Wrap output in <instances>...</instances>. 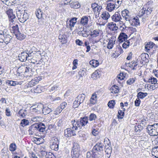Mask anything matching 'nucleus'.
<instances>
[{
  "label": "nucleus",
  "instance_id": "nucleus-21",
  "mask_svg": "<svg viewBox=\"0 0 158 158\" xmlns=\"http://www.w3.org/2000/svg\"><path fill=\"white\" fill-rule=\"evenodd\" d=\"M85 95L82 94L79 95L76 98V99L79 102L80 104L82 103L84 101L85 98Z\"/></svg>",
  "mask_w": 158,
  "mask_h": 158
},
{
  "label": "nucleus",
  "instance_id": "nucleus-1",
  "mask_svg": "<svg viewBox=\"0 0 158 158\" xmlns=\"http://www.w3.org/2000/svg\"><path fill=\"white\" fill-rule=\"evenodd\" d=\"M45 128L46 127L44 123H37L30 126L28 131L29 134L33 135L35 134L38 131L39 132H43Z\"/></svg>",
  "mask_w": 158,
  "mask_h": 158
},
{
  "label": "nucleus",
  "instance_id": "nucleus-24",
  "mask_svg": "<svg viewBox=\"0 0 158 158\" xmlns=\"http://www.w3.org/2000/svg\"><path fill=\"white\" fill-rule=\"evenodd\" d=\"M77 17H73L69 20V26L70 27H73L77 22Z\"/></svg>",
  "mask_w": 158,
  "mask_h": 158
},
{
  "label": "nucleus",
  "instance_id": "nucleus-39",
  "mask_svg": "<svg viewBox=\"0 0 158 158\" xmlns=\"http://www.w3.org/2000/svg\"><path fill=\"white\" fill-rule=\"evenodd\" d=\"M78 133L79 137L82 138L83 140L85 141L87 139V137L84 131H80L78 132Z\"/></svg>",
  "mask_w": 158,
  "mask_h": 158
},
{
  "label": "nucleus",
  "instance_id": "nucleus-49",
  "mask_svg": "<svg viewBox=\"0 0 158 158\" xmlns=\"http://www.w3.org/2000/svg\"><path fill=\"white\" fill-rule=\"evenodd\" d=\"M29 121L25 119H22L20 123V124L23 127H24L28 125L29 124Z\"/></svg>",
  "mask_w": 158,
  "mask_h": 158
},
{
  "label": "nucleus",
  "instance_id": "nucleus-29",
  "mask_svg": "<svg viewBox=\"0 0 158 158\" xmlns=\"http://www.w3.org/2000/svg\"><path fill=\"white\" fill-rule=\"evenodd\" d=\"M38 83V81L37 79H35V78L32 79L27 84L28 87H32Z\"/></svg>",
  "mask_w": 158,
  "mask_h": 158
},
{
  "label": "nucleus",
  "instance_id": "nucleus-43",
  "mask_svg": "<svg viewBox=\"0 0 158 158\" xmlns=\"http://www.w3.org/2000/svg\"><path fill=\"white\" fill-rule=\"evenodd\" d=\"M43 87L40 85H38L36 88L34 89V92L36 93H41L43 90Z\"/></svg>",
  "mask_w": 158,
  "mask_h": 158
},
{
  "label": "nucleus",
  "instance_id": "nucleus-11",
  "mask_svg": "<svg viewBox=\"0 0 158 158\" xmlns=\"http://www.w3.org/2000/svg\"><path fill=\"white\" fill-rule=\"evenodd\" d=\"M18 57L19 60L21 62L25 61L27 59L28 60L30 59L27 56V54L24 51L19 54Z\"/></svg>",
  "mask_w": 158,
  "mask_h": 158
},
{
  "label": "nucleus",
  "instance_id": "nucleus-18",
  "mask_svg": "<svg viewBox=\"0 0 158 158\" xmlns=\"http://www.w3.org/2000/svg\"><path fill=\"white\" fill-rule=\"evenodd\" d=\"M88 117L85 116L83 118H81L79 120L80 124L82 126H85L88 123Z\"/></svg>",
  "mask_w": 158,
  "mask_h": 158
},
{
  "label": "nucleus",
  "instance_id": "nucleus-28",
  "mask_svg": "<svg viewBox=\"0 0 158 158\" xmlns=\"http://www.w3.org/2000/svg\"><path fill=\"white\" fill-rule=\"evenodd\" d=\"M151 154L155 157L158 158V146L152 148Z\"/></svg>",
  "mask_w": 158,
  "mask_h": 158
},
{
  "label": "nucleus",
  "instance_id": "nucleus-42",
  "mask_svg": "<svg viewBox=\"0 0 158 158\" xmlns=\"http://www.w3.org/2000/svg\"><path fill=\"white\" fill-rule=\"evenodd\" d=\"M92 38H93L98 36L99 32L97 30H94L93 32H91V34H89Z\"/></svg>",
  "mask_w": 158,
  "mask_h": 158
},
{
  "label": "nucleus",
  "instance_id": "nucleus-26",
  "mask_svg": "<svg viewBox=\"0 0 158 158\" xmlns=\"http://www.w3.org/2000/svg\"><path fill=\"white\" fill-rule=\"evenodd\" d=\"M144 128L143 126H141L140 124H138L135 127V130L138 134Z\"/></svg>",
  "mask_w": 158,
  "mask_h": 158
},
{
  "label": "nucleus",
  "instance_id": "nucleus-15",
  "mask_svg": "<svg viewBox=\"0 0 158 158\" xmlns=\"http://www.w3.org/2000/svg\"><path fill=\"white\" fill-rule=\"evenodd\" d=\"M155 44L152 42H150L148 43L145 46V50L147 52H148L150 50H153V47H155Z\"/></svg>",
  "mask_w": 158,
  "mask_h": 158
},
{
  "label": "nucleus",
  "instance_id": "nucleus-47",
  "mask_svg": "<svg viewBox=\"0 0 158 158\" xmlns=\"http://www.w3.org/2000/svg\"><path fill=\"white\" fill-rule=\"evenodd\" d=\"M115 104V101L114 100H111L108 103V106L110 108L113 109L114 107Z\"/></svg>",
  "mask_w": 158,
  "mask_h": 158
},
{
  "label": "nucleus",
  "instance_id": "nucleus-34",
  "mask_svg": "<svg viewBox=\"0 0 158 158\" xmlns=\"http://www.w3.org/2000/svg\"><path fill=\"white\" fill-rule=\"evenodd\" d=\"M12 29L11 31V32L14 34L15 35L20 31L19 30L18 25L17 24L12 26Z\"/></svg>",
  "mask_w": 158,
  "mask_h": 158
},
{
  "label": "nucleus",
  "instance_id": "nucleus-31",
  "mask_svg": "<svg viewBox=\"0 0 158 158\" xmlns=\"http://www.w3.org/2000/svg\"><path fill=\"white\" fill-rule=\"evenodd\" d=\"M9 152L8 151L3 149L1 151V153L2 158H9Z\"/></svg>",
  "mask_w": 158,
  "mask_h": 158
},
{
  "label": "nucleus",
  "instance_id": "nucleus-62",
  "mask_svg": "<svg viewBox=\"0 0 158 158\" xmlns=\"http://www.w3.org/2000/svg\"><path fill=\"white\" fill-rule=\"evenodd\" d=\"M81 104L79 103V102H78V101L76 99L75 101H74L73 103V107L74 108H77Z\"/></svg>",
  "mask_w": 158,
  "mask_h": 158
},
{
  "label": "nucleus",
  "instance_id": "nucleus-60",
  "mask_svg": "<svg viewBox=\"0 0 158 158\" xmlns=\"http://www.w3.org/2000/svg\"><path fill=\"white\" fill-rule=\"evenodd\" d=\"M59 86L58 85H56L52 87L50 89H49V91L50 92L53 91H56L59 88Z\"/></svg>",
  "mask_w": 158,
  "mask_h": 158
},
{
  "label": "nucleus",
  "instance_id": "nucleus-8",
  "mask_svg": "<svg viewBox=\"0 0 158 158\" xmlns=\"http://www.w3.org/2000/svg\"><path fill=\"white\" fill-rule=\"evenodd\" d=\"M12 38V37L9 34V33H8L4 36L2 39H0V42L4 43L6 44H7L10 42Z\"/></svg>",
  "mask_w": 158,
  "mask_h": 158
},
{
  "label": "nucleus",
  "instance_id": "nucleus-57",
  "mask_svg": "<svg viewBox=\"0 0 158 158\" xmlns=\"http://www.w3.org/2000/svg\"><path fill=\"white\" fill-rule=\"evenodd\" d=\"M130 41L129 40L125 41V42L122 44V47L124 48H128L130 45Z\"/></svg>",
  "mask_w": 158,
  "mask_h": 158
},
{
  "label": "nucleus",
  "instance_id": "nucleus-40",
  "mask_svg": "<svg viewBox=\"0 0 158 158\" xmlns=\"http://www.w3.org/2000/svg\"><path fill=\"white\" fill-rule=\"evenodd\" d=\"M70 6L72 8L77 9L80 7V5L77 2H72L70 4Z\"/></svg>",
  "mask_w": 158,
  "mask_h": 158
},
{
  "label": "nucleus",
  "instance_id": "nucleus-3",
  "mask_svg": "<svg viewBox=\"0 0 158 158\" xmlns=\"http://www.w3.org/2000/svg\"><path fill=\"white\" fill-rule=\"evenodd\" d=\"M16 14L18 19L21 23H24L29 18L28 15L25 10H18Z\"/></svg>",
  "mask_w": 158,
  "mask_h": 158
},
{
  "label": "nucleus",
  "instance_id": "nucleus-38",
  "mask_svg": "<svg viewBox=\"0 0 158 158\" xmlns=\"http://www.w3.org/2000/svg\"><path fill=\"white\" fill-rule=\"evenodd\" d=\"M148 94L147 93L139 92L138 93L137 97L139 99H142L146 97Z\"/></svg>",
  "mask_w": 158,
  "mask_h": 158
},
{
  "label": "nucleus",
  "instance_id": "nucleus-32",
  "mask_svg": "<svg viewBox=\"0 0 158 158\" xmlns=\"http://www.w3.org/2000/svg\"><path fill=\"white\" fill-rule=\"evenodd\" d=\"M67 37L65 35H60L59 36V39L61 40V42L62 44H65L67 42Z\"/></svg>",
  "mask_w": 158,
  "mask_h": 158
},
{
  "label": "nucleus",
  "instance_id": "nucleus-25",
  "mask_svg": "<svg viewBox=\"0 0 158 158\" xmlns=\"http://www.w3.org/2000/svg\"><path fill=\"white\" fill-rule=\"evenodd\" d=\"M123 51L121 47L119 45H118L116 48L115 53L116 54V57H118L120 54L123 52Z\"/></svg>",
  "mask_w": 158,
  "mask_h": 158
},
{
  "label": "nucleus",
  "instance_id": "nucleus-41",
  "mask_svg": "<svg viewBox=\"0 0 158 158\" xmlns=\"http://www.w3.org/2000/svg\"><path fill=\"white\" fill-rule=\"evenodd\" d=\"M89 64L94 67H97L99 65V62L97 60H93L89 61Z\"/></svg>",
  "mask_w": 158,
  "mask_h": 158
},
{
  "label": "nucleus",
  "instance_id": "nucleus-51",
  "mask_svg": "<svg viewBox=\"0 0 158 158\" xmlns=\"http://www.w3.org/2000/svg\"><path fill=\"white\" fill-rule=\"evenodd\" d=\"M124 115V112L122 110H119L118 111V118L122 119L123 118Z\"/></svg>",
  "mask_w": 158,
  "mask_h": 158
},
{
  "label": "nucleus",
  "instance_id": "nucleus-13",
  "mask_svg": "<svg viewBox=\"0 0 158 158\" xmlns=\"http://www.w3.org/2000/svg\"><path fill=\"white\" fill-rule=\"evenodd\" d=\"M112 20L114 22H118L122 20L120 14L118 12H116L111 17Z\"/></svg>",
  "mask_w": 158,
  "mask_h": 158
},
{
  "label": "nucleus",
  "instance_id": "nucleus-36",
  "mask_svg": "<svg viewBox=\"0 0 158 158\" xmlns=\"http://www.w3.org/2000/svg\"><path fill=\"white\" fill-rule=\"evenodd\" d=\"M97 96L96 94H93L89 100L90 103L93 104H95L97 102Z\"/></svg>",
  "mask_w": 158,
  "mask_h": 158
},
{
  "label": "nucleus",
  "instance_id": "nucleus-17",
  "mask_svg": "<svg viewBox=\"0 0 158 158\" xmlns=\"http://www.w3.org/2000/svg\"><path fill=\"white\" fill-rule=\"evenodd\" d=\"M35 48L33 47L31 49L28 48V49H26L25 50L24 52L27 54V56L30 58V59H32V56L33 54H34L35 51H33V49H35Z\"/></svg>",
  "mask_w": 158,
  "mask_h": 158
},
{
  "label": "nucleus",
  "instance_id": "nucleus-35",
  "mask_svg": "<svg viewBox=\"0 0 158 158\" xmlns=\"http://www.w3.org/2000/svg\"><path fill=\"white\" fill-rule=\"evenodd\" d=\"M8 33H9V32L7 29L0 30V39H2L4 36Z\"/></svg>",
  "mask_w": 158,
  "mask_h": 158
},
{
  "label": "nucleus",
  "instance_id": "nucleus-30",
  "mask_svg": "<svg viewBox=\"0 0 158 158\" xmlns=\"http://www.w3.org/2000/svg\"><path fill=\"white\" fill-rule=\"evenodd\" d=\"M141 58V59L145 63H147L148 62L149 60L148 58V55L146 53H142L140 56H139Z\"/></svg>",
  "mask_w": 158,
  "mask_h": 158
},
{
  "label": "nucleus",
  "instance_id": "nucleus-59",
  "mask_svg": "<svg viewBox=\"0 0 158 158\" xmlns=\"http://www.w3.org/2000/svg\"><path fill=\"white\" fill-rule=\"evenodd\" d=\"M22 67V66L18 68L16 74L17 75H18V76H19L21 73H23L24 74H25V70L22 69L21 68Z\"/></svg>",
  "mask_w": 158,
  "mask_h": 158
},
{
  "label": "nucleus",
  "instance_id": "nucleus-33",
  "mask_svg": "<svg viewBox=\"0 0 158 158\" xmlns=\"http://www.w3.org/2000/svg\"><path fill=\"white\" fill-rule=\"evenodd\" d=\"M101 15L102 18L103 19L105 20H107L110 16L109 12L106 11L103 12Z\"/></svg>",
  "mask_w": 158,
  "mask_h": 158
},
{
  "label": "nucleus",
  "instance_id": "nucleus-22",
  "mask_svg": "<svg viewBox=\"0 0 158 158\" xmlns=\"http://www.w3.org/2000/svg\"><path fill=\"white\" fill-rule=\"evenodd\" d=\"M19 117L22 118H25L27 115V110L25 109H21L18 112Z\"/></svg>",
  "mask_w": 158,
  "mask_h": 158
},
{
  "label": "nucleus",
  "instance_id": "nucleus-58",
  "mask_svg": "<svg viewBox=\"0 0 158 158\" xmlns=\"http://www.w3.org/2000/svg\"><path fill=\"white\" fill-rule=\"evenodd\" d=\"M135 78H130L127 81L126 83L127 85H131L135 82Z\"/></svg>",
  "mask_w": 158,
  "mask_h": 158
},
{
  "label": "nucleus",
  "instance_id": "nucleus-7",
  "mask_svg": "<svg viewBox=\"0 0 158 158\" xmlns=\"http://www.w3.org/2000/svg\"><path fill=\"white\" fill-rule=\"evenodd\" d=\"M64 136L66 137H70L76 135L75 131L72 130L70 128H67L64 130Z\"/></svg>",
  "mask_w": 158,
  "mask_h": 158
},
{
  "label": "nucleus",
  "instance_id": "nucleus-2",
  "mask_svg": "<svg viewBox=\"0 0 158 158\" xmlns=\"http://www.w3.org/2000/svg\"><path fill=\"white\" fill-rule=\"evenodd\" d=\"M104 145L101 143H97L93 147L92 151L89 152L92 156H97V154H99L103 151Z\"/></svg>",
  "mask_w": 158,
  "mask_h": 158
},
{
  "label": "nucleus",
  "instance_id": "nucleus-45",
  "mask_svg": "<svg viewBox=\"0 0 158 158\" xmlns=\"http://www.w3.org/2000/svg\"><path fill=\"white\" fill-rule=\"evenodd\" d=\"M36 107L37 110L38 111V114H40L42 112L43 113V105L42 104H39Z\"/></svg>",
  "mask_w": 158,
  "mask_h": 158
},
{
  "label": "nucleus",
  "instance_id": "nucleus-46",
  "mask_svg": "<svg viewBox=\"0 0 158 158\" xmlns=\"http://www.w3.org/2000/svg\"><path fill=\"white\" fill-rule=\"evenodd\" d=\"M43 12L39 9L36 11L35 14L37 17L39 19H41L42 17Z\"/></svg>",
  "mask_w": 158,
  "mask_h": 158
},
{
  "label": "nucleus",
  "instance_id": "nucleus-23",
  "mask_svg": "<svg viewBox=\"0 0 158 158\" xmlns=\"http://www.w3.org/2000/svg\"><path fill=\"white\" fill-rule=\"evenodd\" d=\"M131 25H135V26H139L140 25V22L139 19L138 17H136L132 19L131 21Z\"/></svg>",
  "mask_w": 158,
  "mask_h": 158
},
{
  "label": "nucleus",
  "instance_id": "nucleus-5",
  "mask_svg": "<svg viewBox=\"0 0 158 158\" xmlns=\"http://www.w3.org/2000/svg\"><path fill=\"white\" fill-rule=\"evenodd\" d=\"M154 124L152 125H148L146 128L147 131L151 136H155L158 135V132L155 128Z\"/></svg>",
  "mask_w": 158,
  "mask_h": 158
},
{
  "label": "nucleus",
  "instance_id": "nucleus-52",
  "mask_svg": "<svg viewBox=\"0 0 158 158\" xmlns=\"http://www.w3.org/2000/svg\"><path fill=\"white\" fill-rule=\"evenodd\" d=\"M16 145L15 143H12L10 144L9 149L12 152L15 151L16 149Z\"/></svg>",
  "mask_w": 158,
  "mask_h": 158
},
{
  "label": "nucleus",
  "instance_id": "nucleus-55",
  "mask_svg": "<svg viewBox=\"0 0 158 158\" xmlns=\"http://www.w3.org/2000/svg\"><path fill=\"white\" fill-rule=\"evenodd\" d=\"M9 20L11 22L13 23L14 21H15L16 20V18L15 15L13 14L12 15H11L8 17Z\"/></svg>",
  "mask_w": 158,
  "mask_h": 158
},
{
  "label": "nucleus",
  "instance_id": "nucleus-48",
  "mask_svg": "<svg viewBox=\"0 0 158 158\" xmlns=\"http://www.w3.org/2000/svg\"><path fill=\"white\" fill-rule=\"evenodd\" d=\"M86 70L84 68L80 69L78 72V74L81 77H83L86 75Z\"/></svg>",
  "mask_w": 158,
  "mask_h": 158
},
{
  "label": "nucleus",
  "instance_id": "nucleus-6",
  "mask_svg": "<svg viewBox=\"0 0 158 158\" xmlns=\"http://www.w3.org/2000/svg\"><path fill=\"white\" fill-rule=\"evenodd\" d=\"M107 2V4L106 8V10L109 12L112 11L115 8V2L111 0H108Z\"/></svg>",
  "mask_w": 158,
  "mask_h": 158
},
{
  "label": "nucleus",
  "instance_id": "nucleus-27",
  "mask_svg": "<svg viewBox=\"0 0 158 158\" xmlns=\"http://www.w3.org/2000/svg\"><path fill=\"white\" fill-rule=\"evenodd\" d=\"M101 72L98 70L95 71L92 75V77L94 80L100 77Z\"/></svg>",
  "mask_w": 158,
  "mask_h": 158
},
{
  "label": "nucleus",
  "instance_id": "nucleus-44",
  "mask_svg": "<svg viewBox=\"0 0 158 158\" xmlns=\"http://www.w3.org/2000/svg\"><path fill=\"white\" fill-rule=\"evenodd\" d=\"M157 79L153 77H151L148 78V82H151L152 84L155 85L157 84Z\"/></svg>",
  "mask_w": 158,
  "mask_h": 158
},
{
  "label": "nucleus",
  "instance_id": "nucleus-4",
  "mask_svg": "<svg viewBox=\"0 0 158 158\" xmlns=\"http://www.w3.org/2000/svg\"><path fill=\"white\" fill-rule=\"evenodd\" d=\"M80 149L78 144L74 143L73 147V150L71 152L73 158H78L79 156Z\"/></svg>",
  "mask_w": 158,
  "mask_h": 158
},
{
  "label": "nucleus",
  "instance_id": "nucleus-56",
  "mask_svg": "<svg viewBox=\"0 0 158 158\" xmlns=\"http://www.w3.org/2000/svg\"><path fill=\"white\" fill-rule=\"evenodd\" d=\"M62 110L60 107H58L56 110H53V114L56 115H58L62 111Z\"/></svg>",
  "mask_w": 158,
  "mask_h": 158
},
{
  "label": "nucleus",
  "instance_id": "nucleus-16",
  "mask_svg": "<svg viewBox=\"0 0 158 158\" xmlns=\"http://www.w3.org/2000/svg\"><path fill=\"white\" fill-rule=\"evenodd\" d=\"M127 38V35L124 32L121 33L118 38V41L120 43L125 41Z\"/></svg>",
  "mask_w": 158,
  "mask_h": 158
},
{
  "label": "nucleus",
  "instance_id": "nucleus-37",
  "mask_svg": "<svg viewBox=\"0 0 158 158\" xmlns=\"http://www.w3.org/2000/svg\"><path fill=\"white\" fill-rule=\"evenodd\" d=\"M17 38L20 40H22L26 38V35L24 34L21 33L20 31L16 35Z\"/></svg>",
  "mask_w": 158,
  "mask_h": 158
},
{
  "label": "nucleus",
  "instance_id": "nucleus-10",
  "mask_svg": "<svg viewBox=\"0 0 158 158\" xmlns=\"http://www.w3.org/2000/svg\"><path fill=\"white\" fill-rule=\"evenodd\" d=\"M71 123L73 125L72 128L75 130L78 129H81V125L80 124V122L79 120H72Z\"/></svg>",
  "mask_w": 158,
  "mask_h": 158
},
{
  "label": "nucleus",
  "instance_id": "nucleus-19",
  "mask_svg": "<svg viewBox=\"0 0 158 158\" xmlns=\"http://www.w3.org/2000/svg\"><path fill=\"white\" fill-rule=\"evenodd\" d=\"M108 27L110 30L113 31H116L118 28V27L117 26L116 24L113 22L109 23L108 25Z\"/></svg>",
  "mask_w": 158,
  "mask_h": 158
},
{
  "label": "nucleus",
  "instance_id": "nucleus-54",
  "mask_svg": "<svg viewBox=\"0 0 158 158\" xmlns=\"http://www.w3.org/2000/svg\"><path fill=\"white\" fill-rule=\"evenodd\" d=\"M129 13V10L127 9H125L122 11V15L123 18L125 17L128 16Z\"/></svg>",
  "mask_w": 158,
  "mask_h": 158
},
{
  "label": "nucleus",
  "instance_id": "nucleus-20",
  "mask_svg": "<svg viewBox=\"0 0 158 158\" xmlns=\"http://www.w3.org/2000/svg\"><path fill=\"white\" fill-rule=\"evenodd\" d=\"M4 4L7 6H10L16 3V0H1Z\"/></svg>",
  "mask_w": 158,
  "mask_h": 158
},
{
  "label": "nucleus",
  "instance_id": "nucleus-14",
  "mask_svg": "<svg viewBox=\"0 0 158 158\" xmlns=\"http://www.w3.org/2000/svg\"><path fill=\"white\" fill-rule=\"evenodd\" d=\"M88 16H83L81 19V20L79 22L78 21V23L79 24L83 26L86 25L88 24Z\"/></svg>",
  "mask_w": 158,
  "mask_h": 158
},
{
  "label": "nucleus",
  "instance_id": "nucleus-12",
  "mask_svg": "<svg viewBox=\"0 0 158 158\" xmlns=\"http://www.w3.org/2000/svg\"><path fill=\"white\" fill-rule=\"evenodd\" d=\"M54 109L50 106H44L43 110V113L46 115L49 114L50 113L53 111Z\"/></svg>",
  "mask_w": 158,
  "mask_h": 158
},
{
  "label": "nucleus",
  "instance_id": "nucleus-61",
  "mask_svg": "<svg viewBox=\"0 0 158 158\" xmlns=\"http://www.w3.org/2000/svg\"><path fill=\"white\" fill-rule=\"evenodd\" d=\"M59 144H51L50 145V148L52 150H54L55 151H57L58 150Z\"/></svg>",
  "mask_w": 158,
  "mask_h": 158
},
{
  "label": "nucleus",
  "instance_id": "nucleus-50",
  "mask_svg": "<svg viewBox=\"0 0 158 158\" xmlns=\"http://www.w3.org/2000/svg\"><path fill=\"white\" fill-rule=\"evenodd\" d=\"M111 90H112V92H114L115 94L117 93L119 91V89L118 86L116 85H114L112 86L111 88Z\"/></svg>",
  "mask_w": 158,
  "mask_h": 158
},
{
  "label": "nucleus",
  "instance_id": "nucleus-64",
  "mask_svg": "<svg viewBox=\"0 0 158 158\" xmlns=\"http://www.w3.org/2000/svg\"><path fill=\"white\" fill-rule=\"evenodd\" d=\"M13 10L12 9H7L6 13L8 17L11 15H12V14H13Z\"/></svg>",
  "mask_w": 158,
  "mask_h": 158
},
{
  "label": "nucleus",
  "instance_id": "nucleus-53",
  "mask_svg": "<svg viewBox=\"0 0 158 158\" xmlns=\"http://www.w3.org/2000/svg\"><path fill=\"white\" fill-rule=\"evenodd\" d=\"M51 144H59V140L57 138H53L51 140Z\"/></svg>",
  "mask_w": 158,
  "mask_h": 158
},
{
  "label": "nucleus",
  "instance_id": "nucleus-9",
  "mask_svg": "<svg viewBox=\"0 0 158 158\" xmlns=\"http://www.w3.org/2000/svg\"><path fill=\"white\" fill-rule=\"evenodd\" d=\"M31 66H23L21 68L23 70H25V75L28 76H31L32 74V70L31 68Z\"/></svg>",
  "mask_w": 158,
  "mask_h": 158
},
{
  "label": "nucleus",
  "instance_id": "nucleus-63",
  "mask_svg": "<svg viewBox=\"0 0 158 158\" xmlns=\"http://www.w3.org/2000/svg\"><path fill=\"white\" fill-rule=\"evenodd\" d=\"M105 152L106 154L110 155L108 157L110 158V154L112 152V148L110 147H109L107 148L105 150Z\"/></svg>",
  "mask_w": 158,
  "mask_h": 158
}]
</instances>
